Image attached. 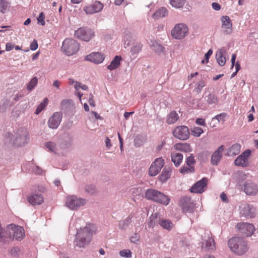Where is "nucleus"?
I'll return each instance as SVG.
<instances>
[{
    "label": "nucleus",
    "mask_w": 258,
    "mask_h": 258,
    "mask_svg": "<svg viewBox=\"0 0 258 258\" xmlns=\"http://www.w3.org/2000/svg\"><path fill=\"white\" fill-rule=\"evenodd\" d=\"M228 245L231 251L239 256L244 255L249 250L247 241L239 236L230 238Z\"/></svg>",
    "instance_id": "f257e3e1"
},
{
    "label": "nucleus",
    "mask_w": 258,
    "mask_h": 258,
    "mask_svg": "<svg viewBox=\"0 0 258 258\" xmlns=\"http://www.w3.org/2000/svg\"><path fill=\"white\" fill-rule=\"evenodd\" d=\"M28 133L25 128H19L14 135L10 132L5 134L6 140L18 147L25 145L27 142Z\"/></svg>",
    "instance_id": "f03ea898"
},
{
    "label": "nucleus",
    "mask_w": 258,
    "mask_h": 258,
    "mask_svg": "<svg viewBox=\"0 0 258 258\" xmlns=\"http://www.w3.org/2000/svg\"><path fill=\"white\" fill-rule=\"evenodd\" d=\"M145 197L148 200L164 206L168 205L170 201V199L168 196L154 189H147L145 193Z\"/></svg>",
    "instance_id": "7ed1b4c3"
},
{
    "label": "nucleus",
    "mask_w": 258,
    "mask_h": 258,
    "mask_svg": "<svg viewBox=\"0 0 258 258\" xmlns=\"http://www.w3.org/2000/svg\"><path fill=\"white\" fill-rule=\"evenodd\" d=\"M79 49V43L73 39H66L61 46L62 51L68 56L76 53Z\"/></svg>",
    "instance_id": "20e7f679"
},
{
    "label": "nucleus",
    "mask_w": 258,
    "mask_h": 258,
    "mask_svg": "<svg viewBox=\"0 0 258 258\" xmlns=\"http://www.w3.org/2000/svg\"><path fill=\"white\" fill-rule=\"evenodd\" d=\"M7 236L6 239L13 238L17 240H21L24 236V231L22 227L11 224L7 226Z\"/></svg>",
    "instance_id": "39448f33"
},
{
    "label": "nucleus",
    "mask_w": 258,
    "mask_h": 258,
    "mask_svg": "<svg viewBox=\"0 0 258 258\" xmlns=\"http://www.w3.org/2000/svg\"><path fill=\"white\" fill-rule=\"evenodd\" d=\"M86 200L78 198L74 195L69 196L66 199V205L70 210H77L79 207L85 205Z\"/></svg>",
    "instance_id": "423d86ee"
},
{
    "label": "nucleus",
    "mask_w": 258,
    "mask_h": 258,
    "mask_svg": "<svg viewBox=\"0 0 258 258\" xmlns=\"http://www.w3.org/2000/svg\"><path fill=\"white\" fill-rule=\"evenodd\" d=\"M188 29L183 23L176 24L171 30V33L173 38L176 39H181L187 34Z\"/></svg>",
    "instance_id": "0eeeda50"
},
{
    "label": "nucleus",
    "mask_w": 258,
    "mask_h": 258,
    "mask_svg": "<svg viewBox=\"0 0 258 258\" xmlns=\"http://www.w3.org/2000/svg\"><path fill=\"white\" fill-rule=\"evenodd\" d=\"M74 35L76 38L88 42L94 36V32L90 28L81 27L75 31Z\"/></svg>",
    "instance_id": "6e6552de"
},
{
    "label": "nucleus",
    "mask_w": 258,
    "mask_h": 258,
    "mask_svg": "<svg viewBox=\"0 0 258 258\" xmlns=\"http://www.w3.org/2000/svg\"><path fill=\"white\" fill-rule=\"evenodd\" d=\"M179 204L183 211L186 214L192 213L194 211L195 204L191 201L190 197H184L182 198L180 200Z\"/></svg>",
    "instance_id": "1a4fd4ad"
},
{
    "label": "nucleus",
    "mask_w": 258,
    "mask_h": 258,
    "mask_svg": "<svg viewBox=\"0 0 258 258\" xmlns=\"http://www.w3.org/2000/svg\"><path fill=\"white\" fill-rule=\"evenodd\" d=\"M95 232V227L94 225L91 224H87L83 229L78 230L76 235H79L83 237H85V239L91 241L92 236Z\"/></svg>",
    "instance_id": "9d476101"
},
{
    "label": "nucleus",
    "mask_w": 258,
    "mask_h": 258,
    "mask_svg": "<svg viewBox=\"0 0 258 258\" xmlns=\"http://www.w3.org/2000/svg\"><path fill=\"white\" fill-rule=\"evenodd\" d=\"M236 228L246 237L251 236L255 231V227L253 225L246 222L238 223Z\"/></svg>",
    "instance_id": "9b49d317"
},
{
    "label": "nucleus",
    "mask_w": 258,
    "mask_h": 258,
    "mask_svg": "<svg viewBox=\"0 0 258 258\" xmlns=\"http://www.w3.org/2000/svg\"><path fill=\"white\" fill-rule=\"evenodd\" d=\"M173 134L175 138L180 140H186L188 139L190 135L188 128L184 125L175 127L173 131Z\"/></svg>",
    "instance_id": "f8f14e48"
},
{
    "label": "nucleus",
    "mask_w": 258,
    "mask_h": 258,
    "mask_svg": "<svg viewBox=\"0 0 258 258\" xmlns=\"http://www.w3.org/2000/svg\"><path fill=\"white\" fill-rule=\"evenodd\" d=\"M251 154L250 150H246L239 155L235 160L234 164L236 166L246 167L249 165L248 158Z\"/></svg>",
    "instance_id": "ddd939ff"
},
{
    "label": "nucleus",
    "mask_w": 258,
    "mask_h": 258,
    "mask_svg": "<svg viewBox=\"0 0 258 258\" xmlns=\"http://www.w3.org/2000/svg\"><path fill=\"white\" fill-rule=\"evenodd\" d=\"M164 164V160L162 158L155 159L149 169V174L151 176H156L160 171Z\"/></svg>",
    "instance_id": "4468645a"
},
{
    "label": "nucleus",
    "mask_w": 258,
    "mask_h": 258,
    "mask_svg": "<svg viewBox=\"0 0 258 258\" xmlns=\"http://www.w3.org/2000/svg\"><path fill=\"white\" fill-rule=\"evenodd\" d=\"M239 186L241 189L248 196H255L258 192L257 185L249 181H246L243 185H239Z\"/></svg>",
    "instance_id": "2eb2a0df"
},
{
    "label": "nucleus",
    "mask_w": 258,
    "mask_h": 258,
    "mask_svg": "<svg viewBox=\"0 0 258 258\" xmlns=\"http://www.w3.org/2000/svg\"><path fill=\"white\" fill-rule=\"evenodd\" d=\"M208 179L206 177H203L192 185L190 188V191L193 193L202 194L205 191Z\"/></svg>",
    "instance_id": "dca6fc26"
},
{
    "label": "nucleus",
    "mask_w": 258,
    "mask_h": 258,
    "mask_svg": "<svg viewBox=\"0 0 258 258\" xmlns=\"http://www.w3.org/2000/svg\"><path fill=\"white\" fill-rule=\"evenodd\" d=\"M241 215L246 218H252L255 216V209L252 206L247 204H242L240 206Z\"/></svg>",
    "instance_id": "f3484780"
},
{
    "label": "nucleus",
    "mask_w": 258,
    "mask_h": 258,
    "mask_svg": "<svg viewBox=\"0 0 258 258\" xmlns=\"http://www.w3.org/2000/svg\"><path fill=\"white\" fill-rule=\"evenodd\" d=\"M104 5L99 1H95L92 5L84 7L83 10L86 14L91 15L100 12L103 8Z\"/></svg>",
    "instance_id": "a211bd4d"
},
{
    "label": "nucleus",
    "mask_w": 258,
    "mask_h": 258,
    "mask_svg": "<svg viewBox=\"0 0 258 258\" xmlns=\"http://www.w3.org/2000/svg\"><path fill=\"white\" fill-rule=\"evenodd\" d=\"M62 119V114L59 112H56L49 118L48 121V126L52 129L58 127Z\"/></svg>",
    "instance_id": "6ab92c4d"
},
{
    "label": "nucleus",
    "mask_w": 258,
    "mask_h": 258,
    "mask_svg": "<svg viewBox=\"0 0 258 258\" xmlns=\"http://www.w3.org/2000/svg\"><path fill=\"white\" fill-rule=\"evenodd\" d=\"M222 29L225 34H230L232 32V25L228 16L221 17Z\"/></svg>",
    "instance_id": "aec40b11"
},
{
    "label": "nucleus",
    "mask_w": 258,
    "mask_h": 258,
    "mask_svg": "<svg viewBox=\"0 0 258 258\" xmlns=\"http://www.w3.org/2000/svg\"><path fill=\"white\" fill-rule=\"evenodd\" d=\"M85 59L94 63L99 64L103 61L104 57L103 55L100 52H94L87 55L85 57Z\"/></svg>",
    "instance_id": "412c9836"
},
{
    "label": "nucleus",
    "mask_w": 258,
    "mask_h": 258,
    "mask_svg": "<svg viewBox=\"0 0 258 258\" xmlns=\"http://www.w3.org/2000/svg\"><path fill=\"white\" fill-rule=\"evenodd\" d=\"M224 150L223 145L220 146L212 154L211 162L213 165H217L222 157V152Z\"/></svg>",
    "instance_id": "4be33fe9"
},
{
    "label": "nucleus",
    "mask_w": 258,
    "mask_h": 258,
    "mask_svg": "<svg viewBox=\"0 0 258 258\" xmlns=\"http://www.w3.org/2000/svg\"><path fill=\"white\" fill-rule=\"evenodd\" d=\"M226 51L224 47L219 49L216 52V59L219 65L221 67L224 66L226 62Z\"/></svg>",
    "instance_id": "5701e85b"
},
{
    "label": "nucleus",
    "mask_w": 258,
    "mask_h": 258,
    "mask_svg": "<svg viewBox=\"0 0 258 258\" xmlns=\"http://www.w3.org/2000/svg\"><path fill=\"white\" fill-rule=\"evenodd\" d=\"M202 247L207 251L213 250L215 249V243L212 237H208L206 239H203Z\"/></svg>",
    "instance_id": "b1692460"
},
{
    "label": "nucleus",
    "mask_w": 258,
    "mask_h": 258,
    "mask_svg": "<svg viewBox=\"0 0 258 258\" xmlns=\"http://www.w3.org/2000/svg\"><path fill=\"white\" fill-rule=\"evenodd\" d=\"M161 219L162 218L158 213L152 214L149 218L148 227L153 228L158 224L160 225Z\"/></svg>",
    "instance_id": "393cba45"
},
{
    "label": "nucleus",
    "mask_w": 258,
    "mask_h": 258,
    "mask_svg": "<svg viewBox=\"0 0 258 258\" xmlns=\"http://www.w3.org/2000/svg\"><path fill=\"white\" fill-rule=\"evenodd\" d=\"M28 201L32 205H39L44 202V197L40 194H33L29 197Z\"/></svg>",
    "instance_id": "a878e982"
},
{
    "label": "nucleus",
    "mask_w": 258,
    "mask_h": 258,
    "mask_svg": "<svg viewBox=\"0 0 258 258\" xmlns=\"http://www.w3.org/2000/svg\"><path fill=\"white\" fill-rule=\"evenodd\" d=\"M74 242L76 246L79 248H84L90 241L85 239V237H83L79 235H76V240Z\"/></svg>",
    "instance_id": "bb28decb"
},
{
    "label": "nucleus",
    "mask_w": 258,
    "mask_h": 258,
    "mask_svg": "<svg viewBox=\"0 0 258 258\" xmlns=\"http://www.w3.org/2000/svg\"><path fill=\"white\" fill-rule=\"evenodd\" d=\"M132 216H128L125 219L120 220L118 222V228L121 230H125L132 222Z\"/></svg>",
    "instance_id": "cd10ccee"
},
{
    "label": "nucleus",
    "mask_w": 258,
    "mask_h": 258,
    "mask_svg": "<svg viewBox=\"0 0 258 258\" xmlns=\"http://www.w3.org/2000/svg\"><path fill=\"white\" fill-rule=\"evenodd\" d=\"M171 172L172 170L170 167L165 166L160 175V180L163 182L167 180L170 177Z\"/></svg>",
    "instance_id": "c85d7f7f"
},
{
    "label": "nucleus",
    "mask_w": 258,
    "mask_h": 258,
    "mask_svg": "<svg viewBox=\"0 0 258 258\" xmlns=\"http://www.w3.org/2000/svg\"><path fill=\"white\" fill-rule=\"evenodd\" d=\"M171 161L176 167H178L183 160V155L179 153H172L171 155Z\"/></svg>",
    "instance_id": "c756f323"
},
{
    "label": "nucleus",
    "mask_w": 258,
    "mask_h": 258,
    "mask_svg": "<svg viewBox=\"0 0 258 258\" xmlns=\"http://www.w3.org/2000/svg\"><path fill=\"white\" fill-rule=\"evenodd\" d=\"M121 59L120 56L116 55L111 61L110 64L107 66V69L110 71L116 69L120 66Z\"/></svg>",
    "instance_id": "7c9ffc66"
},
{
    "label": "nucleus",
    "mask_w": 258,
    "mask_h": 258,
    "mask_svg": "<svg viewBox=\"0 0 258 258\" xmlns=\"http://www.w3.org/2000/svg\"><path fill=\"white\" fill-rule=\"evenodd\" d=\"M241 149V146L239 144H233L228 150L227 154L228 156H234L238 155Z\"/></svg>",
    "instance_id": "2f4dec72"
},
{
    "label": "nucleus",
    "mask_w": 258,
    "mask_h": 258,
    "mask_svg": "<svg viewBox=\"0 0 258 258\" xmlns=\"http://www.w3.org/2000/svg\"><path fill=\"white\" fill-rule=\"evenodd\" d=\"M160 226L167 231H170L173 228L174 224L170 220L162 218Z\"/></svg>",
    "instance_id": "473e14b6"
},
{
    "label": "nucleus",
    "mask_w": 258,
    "mask_h": 258,
    "mask_svg": "<svg viewBox=\"0 0 258 258\" xmlns=\"http://www.w3.org/2000/svg\"><path fill=\"white\" fill-rule=\"evenodd\" d=\"M179 118L178 114L175 111H171L168 115L166 122L168 124H172L177 121Z\"/></svg>",
    "instance_id": "72a5a7b5"
},
{
    "label": "nucleus",
    "mask_w": 258,
    "mask_h": 258,
    "mask_svg": "<svg viewBox=\"0 0 258 258\" xmlns=\"http://www.w3.org/2000/svg\"><path fill=\"white\" fill-rule=\"evenodd\" d=\"M167 15V10L164 7L161 8L157 10L154 14L153 17L154 19H159L165 17Z\"/></svg>",
    "instance_id": "f704fd0d"
},
{
    "label": "nucleus",
    "mask_w": 258,
    "mask_h": 258,
    "mask_svg": "<svg viewBox=\"0 0 258 258\" xmlns=\"http://www.w3.org/2000/svg\"><path fill=\"white\" fill-rule=\"evenodd\" d=\"M152 49L156 52L160 53L163 52L164 50V47L160 44L156 42H154L151 45Z\"/></svg>",
    "instance_id": "c9c22d12"
},
{
    "label": "nucleus",
    "mask_w": 258,
    "mask_h": 258,
    "mask_svg": "<svg viewBox=\"0 0 258 258\" xmlns=\"http://www.w3.org/2000/svg\"><path fill=\"white\" fill-rule=\"evenodd\" d=\"M185 2V0H170V3L173 7L175 8H182Z\"/></svg>",
    "instance_id": "e433bc0d"
},
{
    "label": "nucleus",
    "mask_w": 258,
    "mask_h": 258,
    "mask_svg": "<svg viewBox=\"0 0 258 258\" xmlns=\"http://www.w3.org/2000/svg\"><path fill=\"white\" fill-rule=\"evenodd\" d=\"M180 172L182 174H188L195 172L194 166H183L180 169Z\"/></svg>",
    "instance_id": "4c0bfd02"
},
{
    "label": "nucleus",
    "mask_w": 258,
    "mask_h": 258,
    "mask_svg": "<svg viewBox=\"0 0 258 258\" xmlns=\"http://www.w3.org/2000/svg\"><path fill=\"white\" fill-rule=\"evenodd\" d=\"M207 98L206 101L209 104H216L218 103V98L214 94H209Z\"/></svg>",
    "instance_id": "58836bf2"
},
{
    "label": "nucleus",
    "mask_w": 258,
    "mask_h": 258,
    "mask_svg": "<svg viewBox=\"0 0 258 258\" xmlns=\"http://www.w3.org/2000/svg\"><path fill=\"white\" fill-rule=\"evenodd\" d=\"M48 102V99L46 98H45L43 100V101L39 105H38L37 109L35 112V114H39L42 111V110L44 108V107L46 106V105L47 104Z\"/></svg>",
    "instance_id": "ea45409f"
},
{
    "label": "nucleus",
    "mask_w": 258,
    "mask_h": 258,
    "mask_svg": "<svg viewBox=\"0 0 258 258\" xmlns=\"http://www.w3.org/2000/svg\"><path fill=\"white\" fill-rule=\"evenodd\" d=\"M38 83V79L36 77H33L27 86V89L28 91H32L34 88L36 86Z\"/></svg>",
    "instance_id": "a19ab883"
},
{
    "label": "nucleus",
    "mask_w": 258,
    "mask_h": 258,
    "mask_svg": "<svg viewBox=\"0 0 258 258\" xmlns=\"http://www.w3.org/2000/svg\"><path fill=\"white\" fill-rule=\"evenodd\" d=\"M8 7L9 3L6 0H0V11L2 13H6Z\"/></svg>",
    "instance_id": "79ce46f5"
},
{
    "label": "nucleus",
    "mask_w": 258,
    "mask_h": 258,
    "mask_svg": "<svg viewBox=\"0 0 258 258\" xmlns=\"http://www.w3.org/2000/svg\"><path fill=\"white\" fill-rule=\"evenodd\" d=\"M142 47V45L141 43H137L135 44L131 48V52L132 54H135L138 53L141 51Z\"/></svg>",
    "instance_id": "37998d69"
},
{
    "label": "nucleus",
    "mask_w": 258,
    "mask_h": 258,
    "mask_svg": "<svg viewBox=\"0 0 258 258\" xmlns=\"http://www.w3.org/2000/svg\"><path fill=\"white\" fill-rule=\"evenodd\" d=\"M45 147L51 152L54 154L56 153V144L52 142H49L45 143Z\"/></svg>",
    "instance_id": "c03bdc74"
},
{
    "label": "nucleus",
    "mask_w": 258,
    "mask_h": 258,
    "mask_svg": "<svg viewBox=\"0 0 258 258\" xmlns=\"http://www.w3.org/2000/svg\"><path fill=\"white\" fill-rule=\"evenodd\" d=\"M227 117V113H221L218 114V115H216L215 116H214L212 118V121L214 120V119H216V120H217L218 122H223L226 120Z\"/></svg>",
    "instance_id": "a18cd8bd"
},
{
    "label": "nucleus",
    "mask_w": 258,
    "mask_h": 258,
    "mask_svg": "<svg viewBox=\"0 0 258 258\" xmlns=\"http://www.w3.org/2000/svg\"><path fill=\"white\" fill-rule=\"evenodd\" d=\"M7 232V227L6 229H4L2 225L0 224V241L4 242L6 241Z\"/></svg>",
    "instance_id": "49530a36"
},
{
    "label": "nucleus",
    "mask_w": 258,
    "mask_h": 258,
    "mask_svg": "<svg viewBox=\"0 0 258 258\" xmlns=\"http://www.w3.org/2000/svg\"><path fill=\"white\" fill-rule=\"evenodd\" d=\"M195 163L196 160L192 154H190L186 158L185 164L187 166H194V165Z\"/></svg>",
    "instance_id": "de8ad7c7"
},
{
    "label": "nucleus",
    "mask_w": 258,
    "mask_h": 258,
    "mask_svg": "<svg viewBox=\"0 0 258 258\" xmlns=\"http://www.w3.org/2000/svg\"><path fill=\"white\" fill-rule=\"evenodd\" d=\"M203 132V129L199 127H194L191 130V134L197 137H200Z\"/></svg>",
    "instance_id": "09e8293b"
},
{
    "label": "nucleus",
    "mask_w": 258,
    "mask_h": 258,
    "mask_svg": "<svg viewBox=\"0 0 258 258\" xmlns=\"http://www.w3.org/2000/svg\"><path fill=\"white\" fill-rule=\"evenodd\" d=\"M120 255L121 256L126 258H131L132 257V252L129 249H124L120 251Z\"/></svg>",
    "instance_id": "8fccbe9b"
},
{
    "label": "nucleus",
    "mask_w": 258,
    "mask_h": 258,
    "mask_svg": "<svg viewBox=\"0 0 258 258\" xmlns=\"http://www.w3.org/2000/svg\"><path fill=\"white\" fill-rule=\"evenodd\" d=\"M209 155V153L206 151L202 152L198 154V157L199 160L204 161L207 159V156Z\"/></svg>",
    "instance_id": "3c124183"
},
{
    "label": "nucleus",
    "mask_w": 258,
    "mask_h": 258,
    "mask_svg": "<svg viewBox=\"0 0 258 258\" xmlns=\"http://www.w3.org/2000/svg\"><path fill=\"white\" fill-rule=\"evenodd\" d=\"M188 145L185 144L178 143L174 145V148L177 150H185Z\"/></svg>",
    "instance_id": "603ef678"
},
{
    "label": "nucleus",
    "mask_w": 258,
    "mask_h": 258,
    "mask_svg": "<svg viewBox=\"0 0 258 258\" xmlns=\"http://www.w3.org/2000/svg\"><path fill=\"white\" fill-rule=\"evenodd\" d=\"M45 15L43 12H41L39 14V17L37 18L38 23L40 24L42 26H44L45 24L44 21Z\"/></svg>",
    "instance_id": "864d4df0"
},
{
    "label": "nucleus",
    "mask_w": 258,
    "mask_h": 258,
    "mask_svg": "<svg viewBox=\"0 0 258 258\" xmlns=\"http://www.w3.org/2000/svg\"><path fill=\"white\" fill-rule=\"evenodd\" d=\"M86 192L90 194H92L95 192V186L93 184L88 185L85 187Z\"/></svg>",
    "instance_id": "5fc2aeb1"
},
{
    "label": "nucleus",
    "mask_w": 258,
    "mask_h": 258,
    "mask_svg": "<svg viewBox=\"0 0 258 258\" xmlns=\"http://www.w3.org/2000/svg\"><path fill=\"white\" fill-rule=\"evenodd\" d=\"M20 252V249L18 247H14L11 249V254L13 256L18 257Z\"/></svg>",
    "instance_id": "6e6d98bb"
},
{
    "label": "nucleus",
    "mask_w": 258,
    "mask_h": 258,
    "mask_svg": "<svg viewBox=\"0 0 258 258\" xmlns=\"http://www.w3.org/2000/svg\"><path fill=\"white\" fill-rule=\"evenodd\" d=\"M140 239V235L138 233H134L130 237V240L132 242L137 243Z\"/></svg>",
    "instance_id": "4d7b16f0"
},
{
    "label": "nucleus",
    "mask_w": 258,
    "mask_h": 258,
    "mask_svg": "<svg viewBox=\"0 0 258 258\" xmlns=\"http://www.w3.org/2000/svg\"><path fill=\"white\" fill-rule=\"evenodd\" d=\"M205 86V83L203 81H201L199 83L197 87L196 88V91L198 93H200L203 89V88Z\"/></svg>",
    "instance_id": "13d9d810"
},
{
    "label": "nucleus",
    "mask_w": 258,
    "mask_h": 258,
    "mask_svg": "<svg viewBox=\"0 0 258 258\" xmlns=\"http://www.w3.org/2000/svg\"><path fill=\"white\" fill-rule=\"evenodd\" d=\"M142 191V189L141 187L135 188L132 189V194L134 195H140Z\"/></svg>",
    "instance_id": "bf43d9fd"
},
{
    "label": "nucleus",
    "mask_w": 258,
    "mask_h": 258,
    "mask_svg": "<svg viewBox=\"0 0 258 258\" xmlns=\"http://www.w3.org/2000/svg\"><path fill=\"white\" fill-rule=\"evenodd\" d=\"M30 47L32 50H35L38 48V43L36 40H33L30 44Z\"/></svg>",
    "instance_id": "052dcab7"
},
{
    "label": "nucleus",
    "mask_w": 258,
    "mask_h": 258,
    "mask_svg": "<svg viewBox=\"0 0 258 258\" xmlns=\"http://www.w3.org/2000/svg\"><path fill=\"white\" fill-rule=\"evenodd\" d=\"M213 53V50L211 49H210L208 52L205 54V58L206 59V62H208L209 61V58L210 56Z\"/></svg>",
    "instance_id": "680f3d73"
},
{
    "label": "nucleus",
    "mask_w": 258,
    "mask_h": 258,
    "mask_svg": "<svg viewBox=\"0 0 258 258\" xmlns=\"http://www.w3.org/2000/svg\"><path fill=\"white\" fill-rule=\"evenodd\" d=\"M33 171L37 174H41L42 173V170L38 166L33 167Z\"/></svg>",
    "instance_id": "e2e57ef3"
},
{
    "label": "nucleus",
    "mask_w": 258,
    "mask_h": 258,
    "mask_svg": "<svg viewBox=\"0 0 258 258\" xmlns=\"http://www.w3.org/2000/svg\"><path fill=\"white\" fill-rule=\"evenodd\" d=\"M196 123L200 125L205 126L206 125L205 119L202 118H197L196 120Z\"/></svg>",
    "instance_id": "0e129e2a"
},
{
    "label": "nucleus",
    "mask_w": 258,
    "mask_h": 258,
    "mask_svg": "<svg viewBox=\"0 0 258 258\" xmlns=\"http://www.w3.org/2000/svg\"><path fill=\"white\" fill-rule=\"evenodd\" d=\"M212 8L216 11H219L221 9V6L218 3L215 2H213L212 4Z\"/></svg>",
    "instance_id": "69168bd1"
},
{
    "label": "nucleus",
    "mask_w": 258,
    "mask_h": 258,
    "mask_svg": "<svg viewBox=\"0 0 258 258\" xmlns=\"http://www.w3.org/2000/svg\"><path fill=\"white\" fill-rule=\"evenodd\" d=\"M105 142L106 147L108 149H109L111 147V146H112V145L111 144V140L109 139L108 137H106V139H105Z\"/></svg>",
    "instance_id": "338daca9"
},
{
    "label": "nucleus",
    "mask_w": 258,
    "mask_h": 258,
    "mask_svg": "<svg viewBox=\"0 0 258 258\" xmlns=\"http://www.w3.org/2000/svg\"><path fill=\"white\" fill-rule=\"evenodd\" d=\"M89 104L91 106L94 107L95 105V101L93 99V95L90 94L89 99L88 100Z\"/></svg>",
    "instance_id": "774afa93"
}]
</instances>
